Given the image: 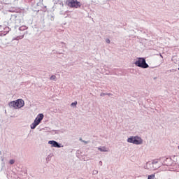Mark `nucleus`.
Instances as JSON below:
<instances>
[{
  "label": "nucleus",
  "mask_w": 179,
  "mask_h": 179,
  "mask_svg": "<svg viewBox=\"0 0 179 179\" xmlns=\"http://www.w3.org/2000/svg\"><path fill=\"white\" fill-rule=\"evenodd\" d=\"M155 177H156L155 174L150 175L148 176V179H155Z\"/></svg>",
  "instance_id": "nucleus-9"
},
{
  "label": "nucleus",
  "mask_w": 179,
  "mask_h": 179,
  "mask_svg": "<svg viewBox=\"0 0 179 179\" xmlns=\"http://www.w3.org/2000/svg\"><path fill=\"white\" fill-rule=\"evenodd\" d=\"M98 149H99V150H100V152H108V150H107V148H106L105 147L99 148Z\"/></svg>",
  "instance_id": "nucleus-8"
},
{
  "label": "nucleus",
  "mask_w": 179,
  "mask_h": 179,
  "mask_svg": "<svg viewBox=\"0 0 179 179\" xmlns=\"http://www.w3.org/2000/svg\"><path fill=\"white\" fill-rule=\"evenodd\" d=\"M178 149H179V146H178Z\"/></svg>",
  "instance_id": "nucleus-14"
},
{
  "label": "nucleus",
  "mask_w": 179,
  "mask_h": 179,
  "mask_svg": "<svg viewBox=\"0 0 179 179\" xmlns=\"http://www.w3.org/2000/svg\"><path fill=\"white\" fill-rule=\"evenodd\" d=\"M10 104L14 108H22L24 106V101L23 99H17V101H11Z\"/></svg>",
  "instance_id": "nucleus-5"
},
{
  "label": "nucleus",
  "mask_w": 179,
  "mask_h": 179,
  "mask_svg": "<svg viewBox=\"0 0 179 179\" xmlns=\"http://www.w3.org/2000/svg\"><path fill=\"white\" fill-rule=\"evenodd\" d=\"M48 143L49 145H52V148H61V145L55 141H50Z\"/></svg>",
  "instance_id": "nucleus-6"
},
{
  "label": "nucleus",
  "mask_w": 179,
  "mask_h": 179,
  "mask_svg": "<svg viewBox=\"0 0 179 179\" xmlns=\"http://www.w3.org/2000/svg\"><path fill=\"white\" fill-rule=\"evenodd\" d=\"M66 3L69 8H76V9L81 6L80 2L78 1V0H67Z\"/></svg>",
  "instance_id": "nucleus-4"
},
{
  "label": "nucleus",
  "mask_w": 179,
  "mask_h": 179,
  "mask_svg": "<svg viewBox=\"0 0 179 179\" xmlns=\"http://www.w3.org/2000/svg\"><path fill=\"white\" fill-rule=\"evenodd\" d=\"M78 104V101H75V102H73L71 104V107H76V105Z\"/></svg>",
  "instance_id": "nucleus-10"
},
{
  "label": "nucleus",
  "mask_w": 179,
  "mask_h": 179,
  "mask_svg": "<svg viewBox=\"0 0 179 179\" xmlns=\"http://www.w3.org/2000/svg\"><path fill=\"white\" fill-rule=\"evenodd\" d=\"M127 142H129V143H134V145H142L143 141L142 138H141V137L132 136L127 139Z\"/></svg>",
  "instance_id": "nucleus-2"
},
{
  "label": "nucleus",
  "mask_w": 179,
  "mask_h": 179,
  "mask_svg": "<svg viewBox=\"0 0 179 179\" xmlns=\"http://www.w3.org/2000/svg\"><path fill=\"white\" fill-rule=\"evenodd\" d=\"M135 65L139 68H149V65L146 64V59L145 58L140 57L137 61L135 62Z\"/></svg>",
  "instance_id": "nucleus-1"
},
{
  "label": "nucleus",
  "mask_w": 179,
  "mask_h": 179,
  "mask_svg": "<svg viewBox=\"0 0 179 179\" xmlns=\"http://www.w3.org/2000/svg\"><path fill=\"white\" fill-rule=\"evenodd\" d=\"M10 164H15V160L13 159L10 160Z\"/></svg>",
  "instance_id": "nucleus-12"
},
{
  "label": "nucleus",
  "mask_w": 179,
  "mask_h": 179,
  "mask_svg": "<svg viewBox=\"0 0 179 179\" xmlns=\"http://www.w3.org/2000/svg\"><path fill=\"white\" fill-rule=\"evenodd\" d=\"M3 30H5V29H3L2 27H0V36H6V32Z\"/></svg>",
  "instance_id": "nucleus-7"
},
{
  "label": "nucleus",
  "mask_w": 179,
  "mask_h": 179,
  "mask_svg": "<svg viewBox=\"0 0 179 179\" xmlns=\"http://www.w3.org/2000/svg\"><path fill=\"white\" fill-rule=\"evenodd\" d=\"M43 118H44V115L42 113L38 114L34 122L31 124V129H34L43 121Z\"/></svg>",
  "instance_id": "nucleus-3"
},
{
  "label": "nucleus",
  "mask_w": 179,
  "mask_h": 179,
  "mask_svg": "<svg viewBox=\"0 0 179 179\" xmlns=\"http://www.w3.org/2000/svg\"><path fill=\"white\" fill-rule=\"evenodd\" d=\"M56 78H57V77H56L55 76H52L50 77V80H55Z\"/></svg>",
  "instance_id": "nucleus-11"
},
{
  "label": "nucleus",
  "mask_w": 179,
  "mask_h": 179,
  "mask_svg": "<svg viewBox=\"0 0 179 179\" xmlns=\"http://www.w3.org/2000/svg\"><path fill=\"white\" fill-rule=\"evenodd\" d=\"M106 43H107L108 44H110V39L107 38V39H106Z\"/></svg>",
  "instance_id": "nucleus-13"
}]
</instances>
